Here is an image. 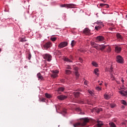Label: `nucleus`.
<instances>
[{
	"mask_svg": "<svg viewBox=\"0 0 127 127\" xmlns=\"http://www.w3.org/2000/svg\"><path fill=\"white\" fill-rule=\"evenodd\" d=\"M90 122V120L87 118H82L80 123H77L73 125L74 127H85Z\"/></svg>",
	"mask_w": 127,
	"mask_h": 127,
	"instance_id": "nucleus-1",
	"label": "nucleus"
},
{
	"mask_svg": "<svg viewBox=\"0 0 127 127\" xmlns=\"http://www.w3.org/2000/svg\"><path fill=\"white\" fill-rule=\"evenodd\" d=\"M76 5L73 3L69 4H62L61 5V7H66V8H74Z\"/></svg>",
	"mask_w": 127,
	"mask_h": 127,
	"instance_id": "nucleus-2",
	"label": "nucleus"
},
{
	"mask_svg": "<svg viewBox=\"0 0 127 127\" xmlns=\"http://www.w3.org/2000/svg\"><path fill=\"white\" fill-rule=\"evenodd\" d=\"M116 61L118 63H120V64H124V58L118 55L116 57Z\"/></svg>",
	"mask_w": 127,
	"mask_h": 127,
	"instance_id": "nucleus-3",
	"label": "nucleus"
},
{
	"mask_svg": "<svg viewBox=\"0 0 127 127\" xmlns=\"http://www.w3.org/2000/svg\"><path fill=\"white\" fill-rule=\"evenodd\" d=\"M43 57L44 59H47L48 62H50L51 61V58H52V57L49 54H44Z\"/></svg>",
	"mask_w": 127,
	"mask_h": 127,
	"instance_id": "nucleus-4",
	"label": "nucleus"
},
{
	"mask_svg": "<svg viewBox=\"0 0 127 127\" xmlns=\"http://www.w3.org/2000/svg\"><path fill=\"white\" fill-rule=\"evenodd\" d=\"M68 45V42H61L58 46L59 48H64V47H66Z\"/></svg>",
	"mask_w": 127,
	"mask_h": 127,
	"instance_id": "nucleus-5",
	"label": "nucleus"
},
{
	"mask_svg": "<svg viewBox=\"0 0 127 127\" xmlns=\"http://www.w3.org/2000/svg\"><path fill=\"white\" fill-rule=\"evenodd\" d=\"M43 47L44 49L47 50L48 48H50L52 47V43L50 42H47L43 45Z\"/></svg>",
	"mask_w": 127,
	"mask_h": 127,
	"instance_id": "nucleus-6",
	"label": "nucleus"
},
{
	"mask_svg": "<svg viewBox=\"0 0 127 127\" xmlns=\"http://www.w3.org/2000/svg\"><path fill=\"white\" fill-rule=\"evenodd\" d=\"M91 46L93 47H94V48H96V49H97V50H99V49H100V47H101L100 46V45H98V44H96V43H95L94 42H91Z\"/></svg>",
	"mask_w": 127,
	"mask_h": 127,
	"instance_id": "nucleus-7",
	"label": "nucleus"
},
{
	"mask_svg": "<svg viewBox=\"0 0 127 127\" xmlns=\"http://www.w3.org/2000/svg\"><path fill=\"white\" fill-rule=\"evenodd\" d=\"M90 31H91L89 28H86L83 31V33L86 35H91Z\"/></svg>",
	"mask_w": 127,
	"mask_h": 127,
	"instance_id": "nucleus-8",
	"label": "nucleus"
},
{
	"mask_svg": "<svg viewBox=\"0 0 127 127\" xmlns=\"http://www.w3.org/2000/svg\"><path fill=\"white\" fill-rule=\"evenodd\" d=\"M104 39H105L104 37L102 36H99L96 37V42H101L102 41H104Z\"/></svg>",
	"mask_w": 127,
	"mask_h": 127,
	"instance_id": "nucleus-9",
	"label": "nucleus"
},
{
	"mask_svg": "<svg viewBox=\"0 0 127 127\" xmlns=\"http://www.w3.org/2000/svg\"><path fill=\"white\" fill-rule=\"evenodd\" d=\"M57 98L59 100H60L61 101H63L64 100L67 99V96H66V95H61L58 96Z\"/></svg>",
	"mask_w": 127,
	"mask_h": 127,
	"instance_id": "nucleus-10",
	"label": "nucleus"
},
{
	"mask_svg": "<svg viewBox=\"0 0 127 127\" xmlns=\"http://www.w3.org/2000/svg\"><path fill=\"white\" fill-rule=\"evenodd\" d=\"M58 73H59V71H58L57 70L53 71V74L51 75V77H53V78H56Z\"/></svg>",
	"mask_w": 127,
	"mask_h": 127,
	"instance_id": "nucleus-11",
	"label": "nucleus"
},
{
	"mask_svg": "<svg viewBox=\"0 0 127 127\" xmlns=\"http://www.w3.org/2000/svg\"><path fill=\"white\" fill-rule=\"evenodd\" d=\"M122 90L119 91L120 94L122 95V96H126L127 95V91H125L123 88H121Z\"/></svg>",
	"mask_w": 127,
	"mask_h": 127,
	"instance_id": "nucleus-12",
	"label": "nucleus"
},
{
	"mask_svg": "<svg viewBox=\"0 0 127 127\" xmlns=\"http://www.w3.org/2000/svg\"><path fill=\"white\" fill-rule=\"evenodd\" d=\"M121 51H122V48L118 46L115 47V52L117 53H120Z\"/></svg>",
	"mask_w": 127,
	"mask_h": 127,
	"instance_id": "nucleus-13",
	"label": "nucleus"
},
{
	"mask_svg": "<svg viewBox=\"0 0 127 127\" xmlns=\"http://www.w3.org/2000/svg\"><path fill=\"white\" fill-rule=\"evenodd\" d=\"M100 6H101L102 7H106V8H109V7H110L109 4H105V3H100Z\"/></svg>",
	"mask_w": 127,
	"mask_h": 127,
	"instance_id": "nucleus-14",
	"label": "nucleus"
},
{
	"mask_svg": "<svg viewBox=\"0 0 127 127\" xmlns=\"http://www.w3.org/2000/svg\"><path fill=\"white\" fill-rule=\"evenodd\" d=\"M97 24H98V26H100V27H104V24H103L102 22H101L100 21H97V22H95Z\"/></svg>",
	"mask_w": 127,
	"mask_h": 127,
	"instance_id": "nucleus-15",
	"label": "nucleus"
},
{
	"mask_svg": "<svg viewBox=\"0 0 127 127\" xmlns=\"http://www.w3.org/2000/svg\"><path fill=\"white\" fill-rule=\"evenodd\" d=\"M101 121H97V125H96L97 127H102L104 126V124L102 123Z\"/></svg>",
	"mask_w": 127,
	"mask_h": 127,
	"instance_id": "nucleus-16",
	"label": "nucleus"
},
{
	"mask_svg": "<svg viewBox=\"0 0 127 127\" xmlns=\"http://www.w3.org/2000/svg\"><path fill=\"white\" fill-rule=\"evenodd\" d=\"M111 95H110L109 94H104V98L106 100H110V99H111Z\"/></svg>",
	"mask_w": 127,
	"mask_h": 127,
	"instance_id": "nucleus-17",
	"label": "nucleus"
},
{
	"mask_svg": "<svg viewBox=\"0 0 127 127\" xmlns=\"http://www.w3.org/2000/svg\"><path fill=\"white\" fill-rule=\"evenodd\" d=\"M116 36L118 38V39H121V40H122L123 39V36H121V34L120 33H117L116 34Z\"/></svg>",
	"mask_w": 127,
	"mask_h": 127,
	"instance_id": "nucleus-18",
	"label": "nucleus"
},
{
	"mask_svg": "<svg viewBox=\"0 0 127 127\" xmlns=\"http://www.w3.org/2000/svg\"><path fill=\"white\" fill-rule=\"evenodd\" d=\"M88 92L89 93V94H90V95L91 96H92V97H93V96H94L95 93H94V91L93 90H88Z\"/></svg>",
	"mask_w": 127,
	"mask_h": 127,
	"instance_id": "nucleus-19",
	"label": "nucleus"
},
{
	"mask_svg": "<svg viewBox=\"0 0 127 127\" xmlns=\"http://www.w3.org/2000/svg\"><path fill=\"white\" fill-rule=\"evenodd\" d=\"M109 125L110 126V127H117L116 124H115L114 122L109 123Z\"/></svg>",
	"mask_w": 127,
	"mask_h": 127,
	"instance_id": "nucleus-20",
	"label": "nucleus"
},
{
	"mask_svg": "<svg viewBox=\"0 0 127 127\" xmlns=\"http://www.w3.org/2000/svg\"><path fill=\"white\" fill-rule=\"evenodd\" d=\"M65 74H66V75H70V74H71L72 73V71H71L70 70H68V69H65Z\"/></svg>",
	"mask_w": 127,
	"mask_h": 127,
	"instance_id": "nucleus-21",
	"label": "nucleus"
},
{
	"mask_svg": "<svg viewBox=\"0 0 127 127\" xmlns=\"http://www.w3.org/2000/svg\"><path fill=\"white\" fill-rule=\"evenodd\" d=\"M37 76L38 77V79H40V80H42V79H43V77L40 73H38Z\"/></svg>",
	"mask_w": 127,
	"mask_h": 127,
	"instance_id": "nucleus-22",
	"label": "nucleus"
},
{
	"mask_svg": "<svg viewBox=\"0 0 127 127\" xmlns=\"http://www.w3.org/2000/svg\"><path fill=\"white\" fill-rule=\"evenodd\" d=\"M114 70V68H113L112 66L110 67V69L108 68V67L106 68V71H109V72H113Z\"/></svg>",
	"mask_w": 127,
	"mask_h": 127,
	"instance_id": "nucleus-23",
	"label": "nucleus"
},
{
	"mask_svg": "<svg viewBox=\"0 0 127 127\" xmlns=\"http://www.w3.org/2000/svg\"><path fill=\"white\" fill-rule=\"evenodd\" d=\"M102 109L100 108H95V111L96 112V113H100V112H102Z\"/></svg>",
	"mask_w": 127,
	"mask_h": 127,
	"instance_id": "nucleus-24",
	"label": "nucleus"
},
{
	"mask_svg": "<svg viewBox=\"0 0 127 127\" xmlns=\"http://www.w3.org/2000/svg\"><path fill=\"white\" fill-rule=\"evenodd\" d=\"M71 47H74L76 45V41L72 40L71 43Z\"/></svg>",
	"mask_w": 127,
	"mask_h": 127,
	"instance_id": "nucleus-25",
	"label": "nucleus"
},
{
	"mask_svg": "<svg viewBox=\"0 0 127 127\" xmlns=\"http://www.w3.org/2000/svg\"><path fill=\"white\" fill-rule=\"evenodd\" d=\"M106 47H107V46H105V45H100V50H104V49H105V48H106Z\"/></svg>",
	"mask_w": 127,
	"mask_h": 127,
	"instance_id": "nucleus-26",
	"label": "nucleus"
},
{
	"mask_svg": "<svg viewBox=\"0 0 127 127\" xmlns=\"http://www.w3.org/2000/svg\"><path fill=\"white\" fill-rule=\"evenodd\" d=\"M98 72H99V69L98 68H95L94 69V73L97 75V76H99V73H98Z\"/></svg>",
	"mask_w": 127,
	"mask_h": 127,
	"instance_id": "nucleus-27",
	"label": "nucleus"
},
{
	"mask_svg": "<svg viewBox=\"0 0 127 127\" xmlns=\"http://www.w3.org/2000/svg\"><path fill=\"white\" fill-rule=\"evenodd\" d=\"M74 95L75 98H78L80 96V92H74Z\"/></svg>",
	"mask_w": 127,
	"mask_h": 127,
	"instance_id": "nucleus-28",
	"label": "nucleus"
},
{
	"mask_svg": "<svg viewBox=\"0 0 127 127\" xmlns=\"http://www.w3.org/2000/svg\"><path fill=\"white\" fill-rule=\"evenodd\" d=\"M92 64L95 67H98V64H97V63H96L95 62H92Z\"/></svg>",
	"mask_w": 127,
	"mask_h": 127,
	"instance_id": "nucleus-29",
	"label": "nucleus"
},
{
	"mask_svg": "<svg viewBox=\"0 0 127 127\" xmlns=\"http://www.w3.org/2000/svg\"><path fill=\"white\" fill-rule=\"evenodd\" d=\"M45 96L46 97V98H47L48 99H50V98H51V95L48 94V93H46L45 94Z\"/></svg>",
	"mask_w": 127,
	"mask_h": 127,
	"instance_id": "nucleus-30",
	"label": "nucleus"
},
{
	"mask_svg": "<svg viewBox=\"0 0 127 127\" xmlns=\"http://www.w3.org/2000/svg\"><path fill=\"white\" fill-rule=\"evenodd\" d=\"M121 103L123 104V105H124V106H127V101H125L124 100H121Z\"/></svg>",
	"mask_w": 127,
	"mask_h": 127,
	"instance_id": "nucleus-31",
	"label": "nucleus"
},
{
	"mask_svg": "<svg viewBox=\"0 0 127 127\" xmlns=\"http://www.w3.org/2000/svg\"><path fill=\"white\" fill-rule=\"evenodd\" d=\"M65 89L64 87H60L58 89L59 92H63Z\"/></svg>",
	"mask_w": 127,
	"mask_h": 127,
	"instance_id": "nucleus-32",
	"label": "nucleus"
},
{
	"mask_svg": "<svg viewBox=\"0 0 127 127\" xmlns=\"http://www.w3.org/2000/svg\"><path fill=\"white\" fill-rule=\"evenodd\" d=\"M64 61H66V62H72V61H71V60H70L67 58H65L64 59Z\"/></svg>",
	"mask_w": 127,
	"mask_h": 127,
	"instance_id": "nucleus-33",
	"label": "nucleus"
},
{
	"mask_svg": "<svg viewBox=\"0 0 127 127\" xmlns=\"http://www.w3.org/2000/svg\"><path fill=\"white\" fill-rule=\"evenodd\" d=\"M101 28H102L100 26H97L95 27V29H96V30H97V31L100 30V29H101Z\"/></svg>",
	"mask_w": 127,
	"mask_h": 127,
	"instance_id": "nucleus-34",
	"label": "nucleus"
},
{
	"mask_svg": "<svg viewBox=\"0 0 127 127\" xmlns=\"http://www.w3.org/2000/svg\"><path fill=\"white\" fill-rule=\"evenodd\" d=\"M20 41H21V42H26V41H27V40L25 39V38H23L20 39Z\"/></svg>",
	"mask_w": 127,
	"mask_h": 127,
	"instance_id": "nucleus-35",
	"label": "nucleus"
},
{
	"mask_svg": "<svg viewBox=\"0 0 127 127\" xmlns=\"http://www.w3.org/2000/svg\"><path fill=\"white\" fill-rule=\"evenodd\" d=\"M96 89L97 91H101V90H102V87L97 86L96 88Z\"/></svg>",
	"mask_w": 127,
	"mask_h": 127,
	"instance_id": "nucleus-36",
	"label": "nucleus"
},
{
	"mask_svg": "<svg viewBox=\"0 0 127 127\" xmlns=\"http://www.w3.org/2000/svg\"><path fill=\"white\" fill-rule=\"evenodd\" d=\"M65 68L66 69H69L70 70L72 69V68H71V66L69 65H66Z\"/></svg>",
	"mask_w": 127,
	"mask_h": 127,
	"instance_id": "nucleus-37",
	"label": "nucleus"
},
{
	"mask_svg": "<svg viewBox=\"0 0 127 127\" xmlns=\"http://www.w3.org/2000/svg\"><path fill=\"white\" fill-rule=\"evenodd\" d=\"M75 76H76V77L78 78V77H79V72H78V71H75Z\"/></svg>",
	"mask_w": 127,
	"mask_h": 127,
	"instance_id": "nucleus-38",
	"label": "nucleus"
},
{
	"mask_svg": "<svg viewBox=\"0 0 127 127\" xmlns=\"http://www.w3.org/2000/svg\"><path fill=\"white\" fill-rule=\"evenodd\" d=\"M110 107L112 109H114V108H115V107H116V104H112L110 105Z\"/></svg>",
	"mask_w": 127,
	"mask_h": 127,
	"instance_id": "nucleus-39",
	"label": "nucleus"
},
{
	"mask_svg": "<svg viewBox=\"0 0 127 127\" xmlns=\"http://www.w3.org/2000/svg\"><path fill=\"white\" fill-rule=\"evenodd\" d=\"M51 39L52 41H56V39H57V38H56L55 37H52V38H51Z\"/></svg>",
	"mask_w": 127,
	"mask_h": 127,
	"instance_id": "nucleus-40",
	"label": "nucleus"
},
{
	"mask_svg": "<svg viewBox=\"0 0 127 127\" xmlns=\"http://www.w3.org/2000/svg\"><path fill=\"white\" fill-rule=\"evenodd\" d=\"M73 69L74 70V71H75V72H78V70H79V68H78V67H74Z\"/></svg>",
	"mask_w": 127,
	"mask_h": 127,
	"instance_id": "nucleus-41",
	"label": "nucleus"
},
{
	"mask_svg": "<svg viewBox=\"0 0 127 127\" xmlns=\"http://www.w3.org/2000/svg\"><path fill=\"white\" fill-rule=\"evenodd\" d=\"M28 59H29V60H30V59H31V54H29Z\"/></svg>",
	"mask_w": 127,
	"mask_h": 127,
	"instance_id": "nucleus-42",
	"label": "nucleus"
},
{
	"mask_svg": "<svg viewBox=\"0 0 127 127\" xmlns=\"http://www.w3.org/2000/svg\"><path fill=\"white\" fill-rule=\"evenodd\" d=\"M111 80L114 81V80H115V77H114V76H113V75H111Z\"/></svg>",
	"mask_w": 127,
	"mask_h": 127,
	"instance_id": "nucleus-43",
	"label": "nucleus"
},
{
	"mask_svg": "<svg viewBox=\"0 0 127 127\" xmlns=\"http://www.w3.org/2000/svg\"><path fill=\"white\" fill-rule=\"evenodd\" d=\"M108 52H110L111 51V48L108 47V48L107 49Z\"/></svg>",
	"mask_w": 127,
	"mask_h": 127,
	"instance_id": "nucleus-44",
	"label": "nucleus"
},
{
	"mask_svg": "<svg viewBox=\"0 0 127 127\" xmlns=\"http://www.w3.org/2000/svg\"><path fill=\"white\" fill-rule=\"evenodd\" d=\"M41 102H45V98H42L41 99Z\"/></svg>",
	"mask_w": 127,
	"mask_h": 127,
	"instance_id": "nucleus-45",
	"label": "nucleus"
},
{
	"mask_svg": "<svg viewBox=\"0 0 127 127\" xmlns=\"http://www.w3.org/2000/svg\"><path fill=\"white\" fill-rule=\"evenodd\" d=\"M77 111H79V112H81L82 110L80 108H77Z\"/></svg>",
	"mask_w": 127,
	"mask_h": 127,
	"instance_id": "nucleus-46",
	"label": "nucleus"
},
{
	"mask_svg": "<svg viewBox=\"0 0 127 127\" xmlns=\"http://www.w3.org/2000/svg\"><path fill=\"white\" fill-rule=\"evenodd\" d=\"M101 1H103V2H106L107 1L105 0H101Z\"/></svg>",
	"mask_w": 127,
	"mask_h": 127,
	"instance_id": "nucleus-47",
	"label": "nucleus"
},
{
	"mask_svg": "<svg viewBox=\"0 0 127 127\" xmlns=\"http://www.w3.org/2000/svg\"><path fill=\"white\" fill-rule=\"evenodd\" d=\"M84 85H87V81H84Z\"/></svg>",
	"mask_w": 127,
	"mask_h": 127,
	"instance_id": "nucleus-48",
	"label": "nucleus"
},
{
	"mask_svg": "<svg viewBox=\"0 0 127 127\" xmlns=\"http://www.w3.org/2000/svg\"><path fill=\"white\" fill-rule=\"evenodd\" d=\"M79 60L80 61L82 62V58H79Z\"/></svg>",
	"mask_w": 127,
	"mask_h": 127,
	"instance_id": "nucleus-49",
	"label": "nucleus"
},
{
	"mask_svg": "<svg viewBox=\"0 0 127 127\" xmlns=\"http://www.w3.org/2000/svg\"><path fill=\"white\" fill-rule=\"evenodd\" d=\"M56 1H53V2H51V3L52 4H53V3H55Z\"/></svg>",
	"mask_w": 127,
	"mask_h": 127,
	"instance_id": "nucleus-50",
	"label": "nucleus"
},
{
	"mask_svg": "<svg viewBox=\"0 0 127 127\" xmlns=\"http://www.w3.org/2000/svg\"><path fill=\"white\" fill-rule=\"evenodd\" d=\"M121 108H122V109H125V106H122Z\"/></svg>",
	"mask_w": 127,
	"mask_h": 127,
	"instance_id": "nucleus-51",
	"label": "nucleus"
},
{
	"mask_svg": "<svg viewBox=\"0 0 127 127\" xmlns=\"http://www.w3.org/2000/svg\"><path fill=\"white\" fill-rule=\"evenodd\" d=\"M110 30H113V29H114L113 28H110Z\"/></svg>",
	"mask_w": 127,
	"mask_h": 127,
	"instance_id": "nucleus-52",
	"label": "nucleus"
},
{
	"mask_svg": "<svg viewBox=\"0 0 127 127\" xmlns=\"http://www.w3.org/2000/svg\"><path fill=\"white\" fill-rule=\"evenodd\" d=\"M64 114H66V110H64Z\"/></svg>",
	"mask_w": 127,
	"mask_h": 127,
	"instance_id": "nucleus-53",
	"label": "nucleus"
},
{
	"mask_svg": "<svg viewBox=\"0 0 127 127\" xmlns=\"http://www.w3.org/2000/svg\"><path fill=\"white\" fill-rule=\"evenodd\" d=\"M55 108H56V111H57V106H56V105H55Z\"/></svg>",
	"mask_w": 127,
	"mask_h": 127,
	"instance_id": "nucleus-54",
	"label": "nucleus"
},
{
	"mask_svg": "<svg viewBox=\"0 0 127 127\" xmlns=\"http://www.w3.org/2000/svg\"><path fill=\"white\" fill-rule=\"evenodd\" d=\"M99 85H100V86H102V82H101L100 83H99Z\"/></svg>",
	"mask_w": 127,
	"mask_h": 127,
	"instance_id": "nucleus-55",
	"label": "nucleus"
},
{
	"mask_svg": "<svg viewBox=\"0 0 127 127\" xmlns=\"http://www.w3.org/2000/svg\"><path fill=\"white\" fill-rule=\"evenodd\" d=\"M122 81L123 82V83H124V82H125V81L124 80V79H122Z\"/></svg>",
	"mask_w": 127,
	"mask_h": 127,
	"instance_id": "nucleus-56",
	"label": "nucleus"
},
{
	"mask_svg": "<svg viewBox=\"0 0 127 127\" xmlns=\"http://www.w3.org/2000/svg\"><path fill=\"white\" fill-rule=\"evenodd\" d=\"M1 52V49H0V52Z\"/></svg>",
	"mask_w": 127,
	"mask_h": 127,
	"instance_id": "nucleus-57",
	"label": "nucleus"
},
{
	"mask_svg": "<svg viewBox=\"0 0 127 127\" xmlns=\"http://www.w3.org/2000/svg\"><path fill=\"white\" fill-rule=\"evenodd\" d=\"M80 114H81L82 115H84V113L82 114L81 113H80Z\"/></svg>",
	"mask_w": 127,
	"mask_h": 127,
	"instance_id": "nucleus-58",
	"label": "nucleus"
},
{
	"mask_svg": "<svg viewBox=\"0 0 127 127\" xmlns=\"http://www.w3.org/2000/svg\"><path fill=\"white\" fill-rule=\"evenodd\" d=\"M82 104H84V102H82Z\"/></svg>",
	"mask_w": 127,
	"mask_h": 127,
	"instance_id": "nucleus-59",
	"label": "nucleus"
},
{
	"mask_svg": "<svg viewBox=\"0 0 127 127\" xmlns=\"http://www.w3.org/2000/svg\"><path fill=\"white\" fill-rule=\"evenodd\" d=\"M98 83H100V81H98Z\"/></svg>",
	"mask_w": 127,
	"mask_h": 127,
	"instance_id": "nucleus-60",
	"label": "nucleus"
}]
</instances>
